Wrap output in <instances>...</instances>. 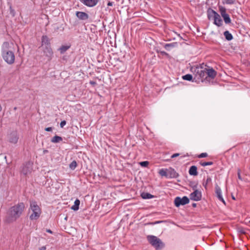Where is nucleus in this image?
Returning a JSON list of instances; mask_svg holds the SVG:
<instances>
[{"label": "nucleus", "instance_id": "1", "mask_svg": "<svg viewBox=\"0 0 250 250\" xmlns=\"http://www.w3.org/2000/svg\"><path fill=\"white\" fill-rule=\"evenodd\" d=\"M24 209L25 205L23 202L18 203L10 207L6 212L4 221L7 223H11L16 221L21 216Z\"/></svg>", "mask_w": 250, "mask_h": 250}, {"label": "nucleus", "instance_id": "2", "mask_svg": "<svg viewBox=\"0 0 250 250\" xmlns=\"http://www.w3.org/2000/svg\"><path fill=\"white\" fill-rule=\"evenodd\" d=\"M10 44L7 42L3 43L1 46V56L4 61L8 64H12L15 62V55L14 52L9 50Z\"/></svg>", "mask_w": 250, "mask_h": 250}, {"label": "nucleus", "instance_id": "3", "mask_svg": "<svg viewBox=\"0 0 250 250\" xmlns=\"http://www.w3.org/2000/svg\"><path fill=\"white\" fill-rule=\"evenodd\" d=\"M29 210L32 211V213L29 216L31 220H37L40 217L42 213L41 208L35 200H30Z\"/></svg>", "mask_w": 250, "mask_h": 250}, {"label": "nucleus", "instance_id": "4", "mask_svg": "<svg viewBox=\"0 0 250 250\" xmlns=\"http://www.w3.org/2000/svg\"><path fill=\"white\" fill-rule=\"evenodd\" d=\"M42 48V52L41 55V61L44 62H50L53 56V52L51 46H43Z\"/></svg>", "mask_w": 250, "mask_h": 250}, {"label": "nucleus", "instance_id": "5", "mask_svg": "<svg viewBox=\"0 0 250 250\" xmlns=\"http://www.w3.org/2000/svg\"><path fill=\"white\" fill-rule=\"evenodd\" d=\"M147 238L149 243L155 248L156 250H161L165 247V244L157 237L153 235H148Z\"/></svg>", "mask_w": 250, "mask_h": 250}, {"label": "nucleus", "instance_id": "6", "mask_svg": "<svg viewBox=\"0 0 250 250\" xmlns=\"http://www.w3.org/2000/svg\"><path fill=\"white\" fill-rule=\"evenodd\" d=\"M194 75L195 77L194 79H197L195 81H201L202 82H203L207 79L206 68L203 69L202 67L195 68L194 69Z\"/></svg>", "mask_w": 250, "mask_h": 250}, {"label": "nucleus", "instance_id": "7", "mask_svg": "<svg viewBox=\"0 0 250 250\" xmlns=\"http://www.w3.org/2000/svg\"><path fill=\"white\" fill-rule=\"evenodd\" d=\"M189 200L187 196H184L182 198L180 197H177L174 200V204L176 207H179L181 205H185L188 204Z\"/></svg>", "mask_w": 250, "mask_h": 250}, {"label": "nucleus", "instance_id": "8", "mask_svg": "<svg viewBox=\"0 0 250 250\" xmlns=\"http://www.w3.org/2000/svg\"><path fill=\"white\" fill-rule=\"evenodd\" d=\"M220 13L223 17L226 24H229L231 22V19L229 14L226 13V9L223 6H219Z\"/></svg>", "mask_w": 250, "mask_h": 250}, {"label": "nucleus", "instance_id": "9", "mask_svg": "<svg viewBox=\"0 0 250 250\" xmlns=\"http://www.w3.org/2000/svg\"><path fill=\"white\" fill-rule=\"evenodd\" d=\"M189 197L191 200L195 201H200L202 198L201 192L197 189H195L193 192L190 194Z\"/></svg>", "mask_w": 250, "mask_h": 250}, {"label": "nucleus", "instance_id": "10", "mask_svg": "<svg viewBox=\"0 0 250 250\" xmlns=\"http://www.w3.org/2000/svg\"><path fill=\"white\" fill-rule=\"evenodd\" d=\"M32 171V167L30 163L24 164L22 167L21 173L24 175H27L31 173Z\"/></svg>", "mask_w": 250, "mask_h": 250}, {"label": "nucleus", "instance_id": "11", "mask_svg": "<svg viewBox=\"0 0 250 250\" xmlns=\"http://www.w3.org/2000/svg\"><path fill=\"white\" fill-rule=\"evenodd\" d=\"M19 140V136L16 131L11 133L8 136V141L12 144H16Z\"/></svg>", "mask_w": 250, "mask_h": 250}, {"label": "nucleus", "instance_id": "12", "mask_svg": "<svg viewBox=\"0 0 250 250\" xmlns=\"http://www.w3.org/2000/svg\"><path fill=\"white\" fill-rule=\"evenodd\" d=\"M215 193L217 197L218 198V200H219L220 201H221L224 204H226V202L222 196V190L221 188L219 187L218 185H215Z\"/></svg>", "mask_w": 250, "mask_h": 250}, {"label": "nucleus", "instance_id": "13", "mask_svg": "<svg viewBox=\"0 0 250 250\" xmlns=\"http://www.w3.org/2000/svg\"><path fill=\"white\" fill-rule=\"evenodd\" d=\"M99 0H80L84 5L90 7L95 6Z\"/></svg>", "mask_w": 250, "mask_h": 250}, {"label": "nucleus", "instance_id": "14", "mask_svg": "<svg viewBox=\"0 0 250 250\" xmlns=\"http://www.w3.org/2000/svg\"><path fill=\"white\" fill-rule=\"evenodd\" d=\"M206 75L208 77H209L211 79H214L217 74V72L216 71L213 69L212 68H206Z\"/></svg>", "mask_w": 250, "mask_h": 250}, {"label": "nucleus", "instance_id": "15", "mask_svg": "<svg viewBox=\"0 0 250 250\" xmlns=\"http://www.w3.org/2000/svg\"><path fill=\"white\" fill-rule=\"evenodd\" d=\"M76 15L81 20H86L89 18L88 15L83 12L77 11L76 12Z\"/></svg>", "mask_w": 250, "mask_h": 250}, {"label": "nucleus", "instance_id": "16", "mask_svg": "<svg viewBox=\"0 0 250 250\" xmlns=\"http://www.w3.org/2000/svg\"><path fill=\"white\" fill-rule=\"evenodd\" d=\"M218 13H217L214 10L208 8L207 10V15H208V20H213L214 18L216 16V15H218Z\"/></svg>", "mask_w": 250, "mask_h": 250}, {"label": "nucleus", "instance_id": "17", "mask_svg": "<svg viewBox=\"0 0 250 250\" xmlns=\"http://www.w3.org/2000/svg\"><path fill=\"white\" fill-rule=\"evenodd\" d=\"M46 46H50V41L47 36L43 35L42 37V47Z\"/></svg>", "mask_w": 250, "mask_h": 250}, {"label": "nucleus", "instance_id": "18", "mask_svg": "<svg viewBox=\"0 0 250 250\" xmlns=\"http://www.w3.org/2000/svg\"><path fill=\"white\" fill-rule=\"evenodd\" d=\"M213 21V23L218 27L222 26L223 24L222 20L219 14L214 18Z\"/></svg>", "mask_w": 250, "mask_h": 250}, {"label": "nucleus", "instance_id": "19", "mask_svg": "<svg viewBox=\"0 0 250 250\" xmlns=\"http://www.w3.org/2000/svg\"><path fill=\"white\" fill-rule=\"evenodd\" d=\"M168 178H177L179 176V174L176 171L174 170V169L170 168L168 169Z\"/></svg>", "mask_w": 250, "mask_h": 250}, {"label": "nucleus", "instance_id": "20", "mask_svg": "<svg viewBox=\"0 0 250 250\" xmlns=\"http://www.w3.org/2000/svg\"><path fill=\"white\" fill-rule=\"evenodd\" d=\"M188 173L191 176H197L198 175L197 167L195 166H192L190 167Z\"/></svg>", "mask_w": 250, "mask_h": 250}, {"label": "nucleus", "instance_id": "21", "mask_svg": "<svg viewBox=\"0 0 250 250\" xmlns=\"http://www.w3.org/2000/svg\"><path fill=\"white\" fill-rule=\"evenodd\" d=\"M80 201L79 199H77L75 202H74V205H73L71 208V209L74 210V211H77L79 209V205H80Z\"/></svg>", "mask_w": 250, "mask_h": 250}, {"label": "nucleus", "instance_id": "22", "mask_svg": "<svg viewBox=\"0 0 250 250\" xmlns=\"http://www.w3.org/2000/svg\"><path fill=\"white\" fill-rule=\"evenodd\" d=\"M142 198L144 199H151L154 197V196L147 192H143L141 195Z\"/></svg>", "mask_w": 250, "mask_h": 250}, {"label": "nucleus", "instance_id": "23", "mask_svg": "<svg viewBox=\"0 0 250 250\" xmlns=\"http://www.w3.org/2000/svg\"><path fill=\"white\" fill-rule=\"evenodd\" d=\"M62 141V138L61 136L55 135L54 137L52 138L51 142L53 143H58Z\"/></svg>", "mask_w": 250, "mask_h": 250}, {"label": "nucleus", "instance_id": "24", "mask_svg": "<svg viewBox=\"0 0 250 250\" xmlns=\"http://www.w3.org/2000/svg\"><path fill=\"white\" fill-rule=\"evenodd\" d=\"M224 35L226 39L229 41H231L233 39L232 34L229 31H226L224 32Z\"/></svg>", "mask_w": 250, "mask_h": 250}, {"label": "nucleus", "instance_id": "25", "mask_svg": "<svg viewBox=\"0 0 250 250\" xmlns=\"http://www.w3.org/2000/svg\"><path fill=\"white\" fill-rule=\"evenodd\" d=\"M177 46V42H174L170 43H166L165 44V48L167 50H169V48L175 47Z\"/></svg>", "mask_w": 250, "mask_h": 250}, {"label": "nucleus", "instance_id": "26", "mask_svg": "<svg viewBox=\"0 0 250 250\" xmlns=\"http://www.w3.org/2000/svg\"><path fill=\"white\" fill-rule=\"evenodd\" d=\"M159 173L162 176H165L166 177L168 178V169L164 168L161 169L159 171Z\"/></svg>", "mask_w": 250, "mask_h": 250}, {"label": "nucleus", "instance_id": "27", "mask_svg": "<svg viewBox=\"0 0 250 250\" xmlns=\"http://www.w3.org/2000/svg\"><path fill=\"white\" fill-rule=\"evenodd\" d=\"M182 78L184 80L188 81H192L193 80V77L192 75L189 74H186L185 75H184L182 76Z\"/></svg>", "mask_w": 250, "mask_h": 250}, {"label": "nucleus", "instance_id": "28", "mask_svg": "<svg viewBox=\"0 0 250 250\" xmlns=\"http://www.w3.org/2000/svg\"><path fill=\"white\" fill-rule=\"evenodd\" d=\"M77 166V163L76 161H73L69 166L70 169L71 170H74Z\"/></svg>", "mask_w": 250, "mask_h": 250}, {"label": "nucleus", "instance_id": "29", "mask_svg": "<svg viewBox=\"0 0 250 250\" xmlns=\"http://www.w3.org/2000/svg\"><path fill=\"white\" fill-rule=\"evenodd\" d=\"M69 48V46L66 45H62L59 49L61 54L64 53Z\"/></svg>", "mask_w": 250, "mask_h": 250}, {"label": "nucleus", "instance_id": "30", "mask_svg": "<svg viewBox=\"0 0 250 250\" xmlns=\"http://www.w3.org/2000/svg\"><path fill=\"white\" fill-rule=\"evenodd\" d=\"M211 178L210 177H208L206 182H203V185L204 187V188L207 189V185L208 183L211 182Z\"/></svg>", "mask_w": 250, "mask_h": 250}, {"label": "nucleus", "instance_id": "31", "mask_svg": "<svg viewBox=\"0 0 250 250\" xmlns=\"http://www.w3.org/2000/svg\"><path fill=\"white\" fill-rule=\"evenodd\" d=\"M235 0H224V1H223V4H233L235 3Z\"/></svg>", "mask_w": 250, "mask_h": 250}, {"label": "nucleus", "instance_id": "32", "mask_svg": "<svg viewBox=\"0 0 250 250\" xmlns=\"http://www.w3.org/2000/svg\"><path fill=\"white\" fill-rule=\"evenodd\" d=\"M213 163L212 162H200V164L203 167L212 165H213Z\"/></svg>", "mask_w": 250, "mask_h": 250}, {"label": "nucleus", "instance_id": "33", "mask_svg": "<svg viewBox=\"0 0 250 250\" xmlns=\"http://www.w3.org/2000/svg\"><path fill=\"white\" fill-rule=\"evenodd\" d=\"M148 164L149 162L148 161H143L140 163V166L143 167H146Z\"/></svg>", "mask_w": 250, "mask_h": 250}, {"label": "nucleus", "instance_id": "34", "mask_svg": "<svg viewBox=\"0 0 250 250\" xmlns=\"http://www.w3.org/2000/svg\"><path fill=\"white\" fill-rule=\"evenodd\" d=\"M208 156V153L206 152L202 153L198 156L199 158H205Z\"/></svg>", "mask_w": 250, "mask_h": 250}, {"label": "nucleus", "instance_id": "35", "mask_svg": "<svg viewBox=\"0 0 250 250\" xmlns=\"http://www.w3.org/2000/svg\"><path fill=\"white\" fill-rule=\"evenodd\" d=\"M9 10H10V14L13 16V17H14L15 16V11L14 10V9H13L12 7L11 6H10L9 7Z\"/></svg>", "mask_w": 250, "mask_h": 250}, {"label": "nucleus", "instance_id": "36", "mask_svg": "<svg viewBox=\"0 0 250 250\" xmlns=\"http://www.w3.org/2000/svg\"><path fill=\"white\" fill-rule=\"evenodd\" d=\"M66 122L65 120L62 121L60 123V126L61 128H63L65 125Z\"/></svg>", "mask_w": 250, "mask_h": 250}, {"label": "nucleus", "instance_id": "37", "mask_svg": "<svg viewBox=\"0 0 250 250\" xmlns=\"http://www.w3.org/2000/svg\"><path fill=\"white\" fill-rule=\"evenodd\" d=\"M240 169H238V171H237V175H238V178L239 180H242V178L241 176V174H240Z\"/></svg>", "mask_w": 250, "mask_h": 250}, {"label": "nucleus", "instance_id": "38", "mask_svg": "<svg viewBox=\"0 0 250 250\" xmlns=\"http://www.w3.org/2000/svg\"><path fill=\"white\" fill-rule=\"evenodd\" d=\"M191 184H192V185H191V186L192 188H193V189H194V190L195 189H197V184H194V183H192Z\"/></svg>", "mask_w": 250, "mask_h": 250}, {"label": "nucleus", "instance_id": "39", "mask_svg": "<svg viewBox=\"0 0 250 250\" xmlns=\"http://www.w3.org/2000/svg\"><path fill=\"white\" fill-rule=\"evenodd\" d=\"M180 154L179 153H175V154H173V155H172L171 156V158H175L178 156H179Z\"/></svg>", "mask_w": 250, "mask_h": 250}, {"label": "nucleus", "instance_id": "40", "mask_svg": "<svg viewBox=\"0 0 250 250\" xmlns=\"http://www.w3.org/2000/svg\"><path fill=\"white\" fill-rule=\"evenodd\" d=\"M52 130V128L51 127H48L45 128V130L46 131H51Z\"/></svg>", "mask_w": 250, "mask_h": 250}, {"label": "nucleus", "instance_id": "41", "mask_svg": "<svg viewBox=\"0 0 250 250\" xmlns=\"http://www.w3.org/2000/svg\"><path fill=\"white\" fill-rule=\"evenodd\" d=\"M89 83L90 84H91L92 85H95L97 84L96 82L92 81H90Z\"/></svg>", "mask_w": 250, "mask_h": 250}, {"label": "nucleus", "instance_id": "42", "mask_svg": "<svg viewBox=\"0 0 250 250\" xmlns=\"http://www.w3.org/2000/svg\"><path fill=\"white\" fill-rule=\"evenodd\" d=\"M239 231L240 233H242V234H245V230L243 229H240Z\"/></svg>", "mask_w": 250, "mask_h": 250}, {"label": "nucleus", "instance_id": "43", "mask_svg": "<svg viewBox=\"0 0 250 250\" xmlns=\"http://www.w3.org/2000/svg\"><path fill=\"white\" fill-rule=\"evenodd\" d=\"M40 250H46V247L43 246L41 247V248H40Z\"/></svg>", "mask_w": 250, "mask_h": 250}, {"label": "nucleus", "instance_id": "44", "mask_svg": "<svg viewBox=\"0 0 250 250\" xmlns=\"http://www.w3.org/2000/svg\"><path fill=\"white\" fill-rule=\"evenodd\" d=\"M108 6H112L113 5V2L109 1L107 3Z\"/></svg>", "mask_w": 250, "mask_h": 250}, {"label": "nucleus", "instance_id": "45", "mask_svg": "<svg viewBox=\"0 0 250 250\" xmlns=\"http://www.w3.org/2000/svg\"><path fill=\"white\" fill-rule=\"evenodd\" d=\"M46 231L49 233H52V230L50 229H47Z\"/></svg>", "mask_w": 250, "mask_h": 250}, {"label": "nucleus", "instance_id": "46", "mask_svg": "<svg viewBox=\"0 0 250 250\" xmlns=\"http://www.w3.org/2000/svg\"><path fill=\"white\" fill-rule=\"evenodd\" d=\"M160 53H161V54L162 55H164V54L166 55V54H167V53L166 52H165V51H161Z\"/></svg>", "mask_w": 250, "mask_h": 250}, {"label": "nucleus", "instance_id": "47", "mask_svg": "<svg viewBox=\"0 0 250 250\" xmlns=\"http://www.w3.org/2000/svg\"><path fill=\"white\" fill-rule=\"evenodd\" d=\"M192 206L193 207H196V203H193L192 205Z\"/></svg>", "mask_w": 250, "mask_h": 250}, {"label": "nucleus", "instance_id": "48", "mask_svg": "<svg viewBox=\"0 0 250 250\" xmlns=\"http://www.w3.org/2000/svg\"><path fill=\"white\" fill-rule=\"evenodd\" d=\"M160 222H161V221H156V222H155V223H154L153 224H156L159 223H160Z\"/></svg>", "mask_w": 250, "mask_h": 250}, {"label": "nucleus", "instance_id": "49", "mask_svg": "<svg viewBox=\"0 0 250 250\" xmlns=\"http://www.w3.org/2000/svg\"><path fill=\"white\" fill-rule=\"evenodd\" d=\"M178 36L180 38L181 40H183V38L180 35V34L178 35Z\"/></svg>", "mask_w": 250, "mask_h": 250}, {"label": "nucleus", "instance_id": "50", "mask_svg": "<svg viewBox=\"0 0 250 250\" xmlns=\"http://www.w3.org/2000/svg\"><path fill=\"white\" fill-rule=\"evenodd\" d=\"M232 198L233 200H235V198L233 195H232Z\"/></svg>", "mask_w": 250, "mask_h": 250}, {"label": "nucleus", "instance_id": "51", "mask_svg": "<svg viewBox=\"0 0 250 250\" xmlns=\"http://www.w3.org/2000/svg\"><path fill=\"white\" fill-rule=\"evenodd\" d=\"M2 110V107L1 106V105L0 104V111H1Z\"/></svg>", "mask_w": 250, "mask_h": 250}, {"label": "nucleus", "instance_id": "52", "mask_svg": "<svg viewBox=\"0 0 250 250\" xmlns=\"http://www.w3.org/2000/svg\"><path fill=\"white\" fill-rule=\"evenodd\" d=\"M48 152V151H47V150H44V151H43V153H46V152Z\"/></svg>", "mask_w": 250, "mask_h": 250}, {"label": "nucleus", "instance_id": "53", "mask_svg": "<svg viewBox=\"0 0 250 250\" xmlns=\"http://www.w3.org/2000/svg\"><path fill=\"white\" fill-rule=\"evenodd\" d=\"M14 109L15 110H16L17 109V107H14Z\"/></svg>", "mask_w": 250, "mask_h": 250}, {"label": "nucleus", "instance_id": "54", "mask_svg": "<svg viewBox=\"0 0 250 250\" xmlns=\"http://www.w3.org/2000/svg\"><path fill=\"white\" fill-rule=\"evenodd\" d=\"M249 223H250V220L249 221Z\"/></svg>", "mask_w": 250, "mask_h": 250}]
</instances>
